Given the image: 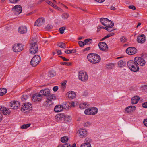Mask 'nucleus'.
Returning <instances> with one entry per match:
<instances>
[{
    "label": "nucleus",
    "mask_w": 147,
    "mask_h": 147,
    "mask_svg": "<svg viewBox=\"0 0 147 147\" xmlns=\"http://www.w3.org/2000/svg\"><path fill=\"white\" fill-rule=\"evenodd\" d=\"M127 65L129 69L132 71L136 72L139 71V68L138 65L134 61L131 60L128 61Z\"/></svg>",
    "instance_id": "nucleus-2"
},
{
    "label": "nucleus",
    "mask_w": 147,
    "mask_h": 147,
    "mask_svg": "<svg viewBox=\"0 0 147 147\" xmlns=\"http://www.w3.org/2000/svg\"><path fill=\"white\" fill-rule=\"evenodd\" d=\"M115 34L114 32H112L108 34L107 35L105 36L102 39V40H103L111 36L114 35Z\"/></svg>",
    "instance_id": "nucleus-34"
},
{
    "label": "nucleus",
    "mask_w": 147,
    "mask_h": 147,
    "mask_svg": "<svg viewBox=\"0 0 147 147\" xmlns=\"http://www.w3.org/2000/svg\"><path fill=\"white\" fill-rule=\"evenodd\" d=\"M80 147H91L90 144H86L85 143L81 144Z\"/></svg>",
    "instance_id": "nucleus-40"
},
{
    "label": "nucleus",
    "mask_w": 147,
    "mask_h": 147,
    "mask_svg": "<svg viewBox=\"0 0 147 147\" xmlns=\"http://www.w3.org/2000/svg\"><path fill=\"white\" fill-rule=\"evenodd\" d=\"M59 57L63 59V60L64 61H69V59H67L66 58L62 56H59Z\"/></svg>",
    "instance_id": "nucleus-50"
},
{
    "label": "nucleus",
    "mask_w": 147,
    "mask_h": 147,
    "mask_svg": "<svg viewBox=\"0 0 147 147\" xmlns=\"http://www.w3.org/2000/svg\"><path fill=\"white\" fill-rule=\"evenodd\" d=\"M77 134L80 138H84L87 136V130L84 129H80L78 131Z\"/></svg>",
    "instance_id": "nucleus-11"
},
{
    "label": "nucleus",
    "mask_w": 147,
    "mask_h": 147,
    "mask_svg": "<svg viewBox=\"0 0 147 147\" xmlns=\"http://www.w3.org/2000/svg\"><path fill=\"white\" fill-rule=\"evenodd\" d=\"M88 60L91 63L96 64L99 63L101 60L100 56L96 54L90 53L87 56Z\"/></svg>",
    "instance_id": "nucleus-1"
},
{
    "label": "nucleus",
    "mask_w": 147,
    "mask_h": 147,
    "mask_svg": "<svg viewBox=\"0 0 147 147\" xmlns=\"http://www.w3.org/2000/svg\"><path fill=\"white\" fill-rule=\"evenodd\" d=\"M56 98L55 95L54 94H49L47 97V100L45 102V105L47 106H50L52 104V101Z\"/></svg>",
    "instance_id": "nucleus-5"
},
{
    "label": "nucleus",
    "mask_w": 147,
    "mask_h": 147,
    "mask_svg": "<svg viewBox=\"0 0 147 147\" xmlns=\"http://www.w3.org/2000/svg\"><path fill=\"white\" fill-rule=\"evenodd\" d=\"M63 109V107L60 105H57L54 109V111L56 112L61 111Z\"/></svg>",
    "instance_id": "nucleus-23"
},
{
    "label": "nucleus",
    "mask_w": 147,
    "mask_h": 147,
    "mask_svg": "<svg viewBox=\"0 0 147 147\" xmlns=\"http://www.w3.org/2000/svg\"><path fill=\"white\" fill-rule=\"evenodd\" d=\"M30 124H24L21 127V128L22 129L27 128L30 126Z\"/></svg>",
    "instance_id": "nucleus-39"
},
{
    "label": "nucleus",
    "mask_w": 147,
    "mask_h": 147,
    "mask_svg": "<svg viewBox=\"0 0 147 147\" xmlns=\"http://www.w3.org/2000/svg\"><path fill=\"white\" fill-rule=\"evenodd\" d=\"M78 44L80 47H83L85 45V43H84V42L81 41L78 42Z\"/></svg>",
    "instance_id": "nucleus-44"
},
{
    "label": "nucleus",
    "mask_w": 147,
    "mask_h": 147,
    "mask_svg": "<svg viewBox=\"0 0 147 147\" xmlns=\"http://www.w3.org/2000/svg\"><path fill=\"white\" fill-rule=\"evenodd\" d=\"M136 108V107L134 106H130L126 107L125 110L126 112L129 113L134 111Z\"/></svg>",
    "instance_id": "nucleus-20"
},
{
    "label": "nucleus",
    "mask_w": 147,
    "mask_h": 147,
    "mask_svg": "<svg viewBox=\"0 0 147 147\" xmlns=\"http://www.w3.org/2000/svg\"><path fill=\"white\" fill-rule=\"evenodd\" d=\"M91 124V123L89 121H87L84 123V127H89Z\"/></svg>",
    "instance_id": "nucleus-43"
},
{
    "label": "nucleus",
    "mask_w": 147,
    "mask_h": 147,
    "mask_svg": "<svg viewBox=\"0 0 147 147\" xmlns=\"http://www.w3.org/2000/svg\"><path fill=\"white\" fill-rule=\"evenodd\" d=\"M107 18H102L100 19V21L101 22V23L102 24L104 25L106 23V19H107Z\"/></svg>",
    "instance_id": "nucleus-36"
},
{
    "label": "nucleus",
    "mask_w": 147,
    "mask_h": 147,
    "mask_svg": "<svg viewBox=\"0 0 147 147\" xmlns=\"http://www.w3.org/2000/svg\"><path fill=\"white\" fill-rule=\"evenodd\" d=\"M106 30H107L108 32H112L115 30V29H114L113 28H104Z\"/></svg>",
    "instance_id": "nucleus-48"
},
{
    "label": "nucleus",
    "mask_w": 147,
    "mask_h": 147,
    "mask_svg": "<svg viewBox=\"0 0 147 147\" xmlns=\"http://www.w3.org/2000/svg\"><path fill=\"white\" fill-rule=\"evenodd\" d=\"M27 98V96H25V97H24V96H23L22 97V100L23 101H24L25 100H26V98Z\"/></svg>",
    "instance_id": "nucleus-63"
},
{
    "label": "nucleus",
    "mask_w": 147,
    "mask_h": 147,
    "mask_svg": "<svg viewBox=\"0 0 147 147\" xmlns=\"http://www.w3.org/2000/svg\"><path fill=\"white\" fill-rule=\"evenodd\" d=\"M142 106L144 108H147V102L143 103Z\"/></svg>",
    "instance_id": "nucleus-55"
},
{
    "label": "nucleus",
    "mask_w": 147,
    "mask_h": 147,
    "mask_svg": "<svg viewBox=\"0 0 147 147\" xmlns=\"http://www.w3.org/2000/svg\"><path fill=\"white\" fill-rule=\"evenodd\" d=\"M143 122L144 125L147 127V119H144Z\"/></svg>",
    "instance_id": "nucleus-53"
},
{
    "label": "nucleus",
    "mask_w": 147,
    "mask_h": 147,
    "mask_svg": "<svg viewBox=\"0 0 147 147\" xmlns=\"http://www.w3.org/2000/svg\"><path fill=\"white\" fill-rule=\"evenodd\" d=\"M126 63L125 61L121 60L118 63L119 66L120 67H123L125 65Z\"/></svg>",
    "instance_id": "nucleus-28"
},
{
    "label": "nucleus",
    "mask_w": 147,
    "mask_h": 147,
    "mask_svg": "<svg viewBox=\"0 0 147 147\" xmlns=\"http://www.w3.org/2000/svg\"><path fill=\"white\" fill-rule=\"evenodd\" d=\"M78 78L80 80L82 81H86L88 78L87 73L83 71H80L78 73Z\"/></svg>",
    "instance_id": "nucleus-6"
},
{
    "label": "nucleus",
    "mask_w": 147,
    "mask_h": 147,
    "mask_svg": "<svg viewBox=\"0 0 147 147\" xmlns=\"http://www.w3.org/2000/svg\"><path fill=\"white\" fill-rule=\"evenodd\" d=\"M52 7H54L55 9H58V8H59V7H58L57 6V5H54V4H53V5Z\"/></svg>",
    "instance_id": "nucleus-62"
},
{
    "label": "nucleus",
    "mask_w": 147,
    "mask_h": 147,
    "mask_svg": "<svg viewBox=\"0 0 147 147\" xmlns=\"http://www.w3.org/2000/svg\"><path fill=\"white\" fill-rule=\"evenodd\" d=\"M96 1L99 3H101L103 2L105 0H94Z\"/></svg>",
    "instance_id": "nucleus-57"
},
{
    "label": "nucleus",
    "mask_w": 147,
    "mask_h": 147,
    "mask_svg": "<svg viewBox=\"0 0 147 147\" xmlns=\"http://www.w3.org/2000/svg\"><path fill=\"white\" fill-rule=\"evenodd\" d=\"M100 49L102 51H107L108 49V47L106 43L104 42H101L98 44Z\"/></svg>",
    "instance_id": "nucleus-17"
},
{
    "label": "nucleus",
    "mask_w": 147,
    "mask_h": 147,
    "mask_svg": "<svg viewBox=\"0 0 147 147\" xmlns=\"http://www.w3.org/2000/svg\"><path fill=\"white\" fill-rule=\"evenodd\" d=\"M90 47H88L84 49V51H88L90 49Z\"/></svg>",
    "instance_id": "nucleus-59"
},
{
    "label": "nucleus",
    "mask_w": 147,
    "mask_h": 147,
    "mask_svg": "<svg viewBox=\"0 0 147 147\" xmlns=\"http://www.w3.org/2000/svg\"><path fill=\"white\" fill-rule=\"evenodd\" d=\"M69 140L68 137L67 136L62 137L61 138V141L62 142L64 143L67 142Z\"/></svg>",
    "instance_id": "nucleus-31"
},
{
    "label": "nucleus",
    "mask_w": 147,
    "mask_h": 147,
    "mask_svg": "<svg viewBox=\"0 0 147 147\" xmlns=\"http://www.w3.org/2000/svg\"><path fill=\"white\" fill-rule=\"evenodd\" d=\"M45 22V19L43 17L40 18L35 22L34 25L40 27Z\"/></svg>",
    "instance_id": "nucleus-15"
},
{
    "label": "nucleus",
    "mask_w": 147,
    "mask_h": 147,
    "mask_svg": "<svg viewBox=\"0 0 147 147\" xmlns=\"http://www.w3.org/2000/svg\"><path fill=\"white\" fill-rule=\"evenodd\" d=\"M32 109V106L30 103L27 102L25 103L23 106L22 107L21 110L22 112H26L31 110Z\"/></svg>",
    "instance_id": "nucleus-8"
},
{
    "label": "nucleus",
    "mask_w": 147,
    "mask_h": 147,
    "mask_svg": "<svg viewBox=\"0 0 147 147\" xmlns=\"http://www.w3.org/2000/svg\"><path fill=\"white\" fill-rule=\"evenodd\" d=\"M145 38L144 34L139 36L137 38V41L139 43H143L145 42Z\"/></svg>",
    "instance_id": "nucleus-19"
},
{
    "label": "nucleus",
    "mask_w": 147,
    "mask_h": 147,
    "mask_svg": "<svg viewBox=\"0 0 147 147\" xmlns=\"http://www.w3.org/2000/svg\"><path fill=\"white\" fill-rule=\"evenodd\" d=\"M126 40L127 39L125 37L123 36L121 37L120 38L121 41L123 42H125L126 41Z\"/></svg>",
    "instance_id": "nucleus-46"
},
{
    "label": "nucleus",
    "mask_w": 147,
    "mask_h": 147,
    "mask_svg": "<svg viewBox=\"0 0 147 147\" xmlns=\"http://www.w3.org/2000/svg\"><path fill=\"white\" fill-rule=\"evenodd\" d=\"M62 18L64 19H67L69 16V14L68 13H64L62 15Z\"/></svg>",
    "instance_id": "nucleus-35"
},
{
    "label": "nucleus",
    "mask_w": 147,
    "mask_h": 147,
    "mask_svg": "<svg viewBox=\"0 0 147 147\" xmlns=\"http://www.w3.org/2000/svg\"><path fill=\"white\" fill-rule=\"evenodd\" d=\"M66 83L64 82L61 83V88L63 90H64L66 88Z\"/></svg>",
    "instance_id": "nucleus-37"
},
{
    "label": "nucleus",
    "mask_w": 147,
    "mask_h": 147,
    "mask_svg": "<svg viewBox=\"0 0 147 147\" xmlns=\"http://www.w3.org/2000/svg\"><path fill=\"white\" fill-rule=\"evenodd\" d=\"M18 32L20 34H23L25 33L27 31V28H18Z\"/></svg>",
    "instance_id": "nucleus-26"
},
{
    "label": "nucleus",
    "mask_w": 147,
    "mask_h": 147,
    "mask_svg": "<svg viewBox=\"0 0 147 147\" xmlns=\"http://www.w3.org/2000/svg\"><path fill=\"white\" fill-rule=\"evenodd\" d=\"M76 50L75 49H73L71 50H67L65 51L66 54H70L74 53L76 52Z\"/></svg>",
    "instance_id": "nucleus-33"
},
{
    "label": "nucleus",
    "mask_w": 147,
    "mask_h": 147,
    "mask_svg": "<svg viewBox=\"0 0 147 147\" xmlns=\"http://www.w3.org/2000/svg\"><path fill=\"white\" fill-rule=\"evenodd\" d=\"M75 103L74 102H73L71 103V106L72 107H75Z\"/></svg>",
    "instance_id": "nucleus-64"
},
{
    "label": "nucleus",
    "mask_w": 147,
    "mask_h": 147,
    "mask_svg": "<svg viewBox=\"0 0 147 147\" xmlns=\"http://www.w3.org/2000/svg\"><path fill=\"white\" fill-rule=\"evenodd\" d=\"M42 98V95L40 93H35L32 96V100L34 102H38L40 101Z\"/></svg>",
    "instance_id": "nucleus-12"
},
{
    "label": "nucleus",
    "mask_w": 147,
    "mask_h": 147,
    "mask_svg": "<svg viewBox=\"0 0 147 147\" xmlns=\"http://www.w3.org/2000/svg\"><path fill=\"white\" fill-rule=\"evenodd\" d=\"M134 61L138 65L143 66L146 63V62L144 59L140 57H135L134 59Z\"/></svg>",
    "instance_id": "nucleus-10"
},
{
    "label": "nucleus",
    "mask_w": 147,
    "mask_h": 147,
    "mask_svg": "<svg viewBox=\"0 0 147 147\" xmlns=\"http://www.w3.org/2000/svg\"><path fill=\"white\" fill-rule=\"evenodd\" d=\"M63 117V114H58L56 115L57 118H59V119H61V118H62Z\"/></svg>",
    "instance_id": "nucleus-47"
},
{
    "label": "nucleus",
    "mask_w": 147,
    "mask_h": 147,
    "mask_svg": "<svg viewBox=\"0 0 147 147\" xmlns=\"http://www.w3.org/2000/svg\"><path fill=\"white\" fill-rule=\"evenodd\" d=\"M58 89V87L57 86H55L53 87V90L54 91L56 92L57 90Z\"/></svg>",
    "instance_id": "nucleus-56"
},
{
    "label": "nucleus",
    "mask_w": 147,
    "mask_h": 147,
    "mask_svg": "<svg viewBox=\"0 0 147 147\" xmlns=\"http://www.w3.org/2000/svg\"><path fill=\"white\" fill-rule=\"evenodd\" d=\"M116 9L115 7H114L112 6L111 7V9L113 10H115Z\"/></svg>",
    "instance_id": "nucleus-60"
},
{
    "label": "nucleus",
    "mask_w": 147,
    "mask_h": 147,
    "mask_svg": "<svg viewBox=\"0 0 147 147\" xmlns=\"http://www.w3.org/2000/svg\"><path fill=\"white\" fill-rule=\"evenodd\" d=\"M137 51L135 47H130L127 48L126 50V53L130 55H133L136 53Z\"/></svg>",
    "instance_id": "nucleus-16"
},
{
    "label": "nucleus",
    "mask_w": 147,
    "mask_h": 147,
    "mask_svg": "<svg viewBox=\"0 0 147 147\" xmlns=\"http://www.w3.org/2000/svg\"><path fill=\"white\" fill-rule=\"evenodd\" d=\"M10 105L12 109H16L20 107V104L18 101H14L10 102Z\"/></svg>",
    "instance_id": "nucleus-18"
},
{
    "label": "nucleus",
    "mask_w": 147,
    "mask_h": 147,
    "mask_svg": "<svg viewBox=\"0 0 147 147\" xmlns=\"http://www.w3.org/2000/svg\"><path fill=\"white\" fill-rule=\"evenodd\" d=\"M30 52L32 54H34L38 51V46L36 42L32 43L30 44Z\"/></svg>",
    "instance_id": "nucleus-7"
},
{
    "label": "nucleus",
    "mask_w": 147,
    "mask_h": 147,
    "mask_svg": "<svg viewBox=\"0 0 147 147\" xmlns=\"http://www.w3.org/2000/svg\"><path fill=\"white\" fill-rule=\"evenodd\" d=\"M10 3L12 4H16L20 0H9Z\"/></svg>",
    "instance_id": "nucleus-41"
},
{
    "label": "nucleus",
    "mask_w": 147,
    "mask_h": 147,
    "mask_svg": "<svg viewBox=\"0 0 147 147\" xmlns=\"http://www.w3.org/2000/svg\"><path fill=\"white\" fill-rule=\"evenodd\" d=\"M57 45L59 47L62 48L64 49L66 48V44L62 42L59 43Z\"/></svg>",
    "instance_id": "nucleus-32"
},
{
    "label": "nucleus",
    "mask_w": 147,
    "mask_h": 147,
    "mask_svg": "<svg viewBox=\"0 0 147 147\" xmlns=\"http://www.w3.org/2000/svg\"><path fill=\"white\" fill-rule=\"evenodd\" d=\"M92 40L91 39H87L84 40V43H85V45L86 44H88L89 42H90V43H91L90 42H92Z\"/></svg>",
    "instance_id": "nucleus-42"
},
{
    "label": "nucleus",
    "mask_w": 147,
    "mask_h": 147,
    "mask_svg": "<svg viewBox=\"0 0 147 147\" xmlns=\"http://www.w3.org/2000/svg\"><path fill=\"white\" fill-rule=\"evenodd\" d=\"M40 56L38 55H34L31 61V64L33 67H35L40 62Z\"/></svg>",
    "instance_id": "nucleus-4"
},
{
    "label": "nucleus",
    "mask_w": 147,
    "mask_h": 147,
    "mask_svg": "<svg viewBox=\"0 0 147 147\" xmlns=\"http://www.w3.org/2000/svg\"><path fill=\"white\" fill-rule=\"evenodd\" d=\"M140 99V97L137 96L133 97L131 99L132 104H137Z\"/></svg>",
    "instance_id": "nucleus-24"
},
{
    "label": "nucleus",
    "mask_w": 147,
    "mask_h": 147,
    "mask_svg": "<svg viewBox=\"0 0 147 147\" xmlns=\"http://www.w3.org/2000/svg\"><path fill=\"white\" fill-rule=\"evenodd\" d=\"M12 10L15 14L18 15L22 12V8L20 5H18L14 6Z\"/></svg>",
    "instance_id": "nucleus-9"
},
{
    "label": "nucleus",
    "mask_w": 147,
    "mask_h": 147,
    "mask_svg": "<svg viewBox=\"0 0 147 147\" xmlns=\"http://www.w3.org/2000/svg\"><path fill=\"white\" fill-rule=\"evenodd\" d=\"M70 146V144L68 143L62 145L63 147H69Z\"/></svg>",
    "instance_id": "nucleus-52"
},
{
    "label": "nucleus",
    "mask_w": 147,
    "mask_h": 147,
    "mask_svg": "<svg viewBox=\"0 0 147 147\" xmlns=\"http://www.w3.org/2000/svg\"><path fill=\"white\" fill-rule=\"evenodd\" d=\"M67 95L68 97L71 99L74 98L76 96V94L75 92L72 91H70L67 93Z\"/></svg>",
    "instance_id": "nucleus-25"
},
{
    "label": "nucleus",
    "mask_w": 147,
    "mask_h": 147,
    "mask_svg": "<svg viewBox=\"0 0 147 147\" xmlns=\"http://www.w3.org/2000/svg\"><path fill=\"white\" fill-rule=\"evenodd\" d=\"M62 64L64 65L69 66L71 65V63L70 62H63L62 63Z\"/></svg>",
    "instance_id": "nucleus-49"
},
{
    "label": "nucleus",
    "mask_w": 147,
    "mask_h": 147,
    "mask_svg": "<svg viewBox=\"0 0 147 147\" xmlns=\"http://www.w3.org/2000/svg\"><path fill=\"white\" fill-rule=\"evenodd\" d=\"M57 53L58 55H61L62 54V52L60 50H58L57 51Z\"/></svg>",
    "instance_id": "nucleus-58"
},
{
    "label": "nucleus",
    "mask_w": 147,
    "mask_h": 147,
    "mask_svg": "<svg viewBox=\"0 0 147 147\" xmlns=\"http://www.w3.org/2000/svg\"><path fill=\"white\" fill-rule=\"evenodd\" d=\"M7 90L4 88L0 89V96H2L5 94L7 92Z\"/></svg>",
    "instance_id": "nucleus-29"
},
{
    "label": "nucleus",
    "mask_w": 147,
    "mask_h": 147,
    "mask_svg": "<svg viewBox=\"0 0 147 147\" xmlns=\"http://www.w3.org/2000/svg\"><path fill=\"white\" fill-rule=\"evenodd\" d=\"M66 28H59V32L61 34L64 32V31L66 30Z\"/></svg>",
    "instance_id": "nucleus-45"
},
{
    "label": "nucleus",
    "mask_w": 147,
    "mask_h": 147,
    "mask_svg": "<svg viewBox=\"0 0 147 147\" xmlns=\"http://www.w3.org/2000/svg\"><path fill=\"white\" fill-rule=\"evenodd\" d=\"M39 93L43 96H48L50 94V91L49 89L46 88L42 90Z\"/></svg>",
    "instance_id": "nucleus-21"
},
{
    "label": "nucleus",
    "mask_w": 147,
    "mask_h": 147,
    "mask_svg": "<svg viewBox=\"0 0 147 147\" xmlns=\"http://www.w3.org/2000/svg\"><path fill=\"white\" fill-rule=\"evenodd\" d=\"M92 140L88 138H86L85 139V143L86 144H90V143L91 142Z\"/></svg>",
    "instance_id": "nucleus-38"
},
{
    "label": "nucleus",
    "mask_w": 147,
    "mask_h": 147,
    "mask_svg": "<svg viewBox=\"0 0 147 147\" xmlns=\"http://www.w3.org/2000/svg\"><path fill=\"white\" fill-rule=\"evenodd\" d=\"M114 66L115 64L114 63H111L107 65L106 67L108 69H112Z\"/></svg>",
    "instance_id": "nucleus-30"
},
{
    "label": "nucleus",
    "mask_w": 147,
    "mask_h": 147,
    "mask_svg": "<svg viewBox=\"0 0 147 147\" xmlns=\"http://www.w3.org/2000/svg\"><path fill=\"white\" fill-rule=\"evenodd\" d=\"M3 115L2 114L0 113V122L2 120Z\"/></svg>",
    "instance_id": "nucleus-61"
},
{
    "label": "nucleus",
    "mask_w": 147,
    "mask_h": 147,
    "mask_svg": "<svg viewBox=\"0 0 147 147\" xmlns=\"http://www.w3.org/2000/svg\"><path fill=\"white\" fill-rule=\"evenodd\" d=\"M98 112V109L96 107H92L86 109L84 111V113L87 115H93L96 114Z\"/></svg>",
    "instance_id": "nucleus-3"
},
{
    "label": "nucleus",
    "mask_w": 147,
    "mask_h": 147,
    "mask_svg": "<svg viewBox=\"0 0 147 147\" xmlns=\"http://www.w3.org/2000/svg\"><path fill=\"white\" fill-rule=\"evenodd\" d=\"M89 106V105L86 103H82L80 105L79 107L81 109H84Z\"/></svg>",
    "instance_id": "nucleus-27"
},
{
    "label": "nucleus",
    "mask_w": 147,
    "mask_h": 147,
    "mask_svg": "<svg viewBox=\"0 0 147 147\" xmlns=\"http://www.w3.org/2000/svg\"><path fill=\"white\" fill-rule=\"evenodd\" d=\"M0 111L4 115H6L10 113V111L8 109H7L6 107L2 106H0Z\"/></svg>",
    "instance_id": "nucleus-22"
},
{
    "label": "nucleus",
    "mask_w": 147,
    "mask_h": 147,
    "mask_svg": "<svg viewBox=\"0 0 147 147\" xmlns=\"http://www.w3.org/2000/svg\"><path fill=\"white\" fill-rule=\"evenodd\" d=\"M106 23L104 26L106 27V28H112L114 25V23L111 20L108 19H106ZM97 28H104L101 26H99Z\"/></svg>",
    "instance_id": "nucleus-14"
},
{
    "label": "nucleus",
    "mask_w": 147,
    "mask_h": 147,
    "mask_svg": "<svg viewBox=\"0 0 147 147\" xmlns=\"http://www.w3.org/2000/svg\"><path fill=\"white\" fill-rule=\"evenodd\" d=\"M46 3L48 4L49 5H50L51 6H53V3H52L50 1H46Z\"/></svg>",
    "instance_id": "nucleus-54"
},
{
    "label": "nucleus",
    "mask_w": 147,
    "mask_h": 147,
    "mask_svg": "<svg viewBox=\"0 0 147 147\" xmlns=\"http://www.w3.org/2000/svg\"><path fill=\"white\" fill-rule=\"evenodd\" d=\"M128 8L129 9H131L134 10L136 9V8L133 5H131L129 6L128 7Z\"/></svg>",
    "instance_id": "nucleus-51"
},
{
    "label": "nucleus",
    "mask_w": 147,
    "mask_h": 147,
    "mask_svg": "<svg viewBox=\"0 0 147 147\" xmlns=\"http://www.w3.org/2000/svg\"><path fill=\"white\" fill-rule=\"evenodd\" d=\"M23 49V46L20 44H17L14 45L13 47V51L15 52L21 51Z\"/></svg>",
    "instance_id": "nucleus-13"
}]
</instances>
